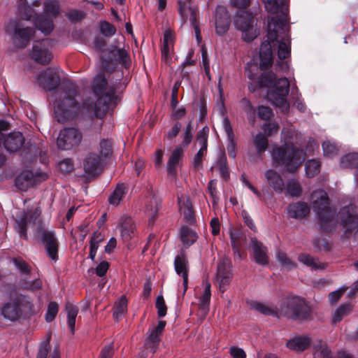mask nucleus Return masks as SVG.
<instances>
[{
  "label": "nucleus",
  "mask_w": 358,
  "mask_h": 358,
  "mask_svg": "<svg viewBox=\"0 0 358 358\" xmlns=\"http://www.w3.org/2000/svg\"><path fill=\"white\" fill-rule=\"evenodd\" d=\"M285 15V13H282ZM277 48L279 59L289 57L291 52V40L289 35V26L285 17L275 15L268 19L266 40L260 47V68L267 69L273 64V49Z\"/></svg>",
  "instance_id": "obj_1"
},
{
  "label": "nucleus",
  "mask_w": 358,
  "mask_h": 358,
  "mask_svg": "<svg viewBox=\"0 0 358 358\" xmlns=\"http://www.w3.org/2000/svg\"><path fill=\"white\" fill-rule=\"evenodd\" d=\"M281 138L284 144L273 149L272 159L275 163L285 166L288 171L293 172L305 159L303 150L294 146L298 142L299 134L293 129L284 128L281 132Z\"/></svg>",
  "instance_id": "obj_2"
},
{
  "label": "nucleus",
  "mask_w": 358,
  "mask_h": 358,
  "mask_svg": "<svg viewBox=\"0 0 358 358\" xmlns=\"http://www.w3.org/2000/svg\"><path fill=\"white\" fill-rule=\"evenodd\" d=\"M92 89L94 97L87 101L83 107L89 112H94L97 117H102L114 101L115 89L108 85L102 74L94 77Z\"/></svg>",
  "instance_id": "obj_3"
},
{
  "label": "nucleus",
  "mask_w": 358,
  "mask_h": 358,
  "mask_svg": "<svg viewBox=\"0 0 358 358\" xmlns=\"http://www.w3.org/2000/svg\"><path fill=\"white\" fill-rule=\"evenodd\" d=\"M276 76L272 72L262 75L261 84L264 86H271L273 84V90L267 94V98L282 112H287L289 104L287 101V95L289 92V83L285 78H280L274 83Z\"/></svg>",
  "instance_id": "obj_4"
},
{
  "label": "nucleus",
  "mask_w": 358,
  "mask_h": 358,
  "mask_svg": "<svg viewBox=\"0 0 358 358\" xmlns=\"http://www.w3.org/2000/svg\"><path fill=\"white\" fill-rule=\"evenodd\" d=\"M76 90L74 87L63 89L56 92L54 101L55 117L59 122L64 123L80 110L75 100Z\"/></svg>",
  "instance_id": "obj_5"
},
{
  "label": "nucleus",
  "mask_w": 358,
  "mask_h": 358,
  "mask_svg": "<svg viewBox=\"0 0 358 358\" xmlns=\"http://www.w3.org/2000/svg\"><path fill=\"white\" fill-rule=\"evenodd\" d=\"M310 204L317 214L321 227L324 230L330 229L334 222V211L329 207L327 193L321 189L314 191L310 196Z\"/></svg>",
  "instance_id": "obj_6"
},
{
  "label": "nucleus",
  "mask_w": 358,
  "mask_h": 358,
  "mask_svg": "<svg viewBox=\"0 0 358 358\" xmlns=\"http://www.w3.org/2000/svg\"><path fill=\"white\" fill-rule=\"evenodd\" d=\"M279 313L294 320H303L310 316L311 309L302 297L289 296L281 303Z\"/></svg>",
  "instance_id": "obj_7"
},
{
  "label": "nucleus",
  "mask_w": 358,
  "mask_h": 358,
  "mask_svg": "<svg viewBox=\"0 0 358 358\" xmlns=\"http://www.w3.org/2000/svg\"><path fill=\"white\" fill-rule=\"evenodd\" d=\"M33 305L22 295L16 294L2 307V315L10 321L18 320L22 314L33 313Z\"/></svg>",
  "instance_id": "obj_8"
},
{
  "label": "nucleus",
  "mask_w": 358,
  "mask_h": 358,
  "mask_svg": "<svg viewBox=\"0 0 358 358\" xmlns=\"http://www.w3.org/2000/svg\"><path fill=\"white\" fill-rule=\"evenodd\" d=\"M59 3L56 0H47L44 2L43 14L34 17L36 27L45 35L49 34L54 28L53 20L59 13Z\"/></svg>",
  "instance_id": "obj_9"
},
{
  "label": "nucleus",
  "mask_w": 358,
  "mask_h": 358,
  "mask_svg": "<svg viewBox=\"0 0 358 358\" xmlns=\"http://www.w3.org/2000/svg\"><path fill=\"white\" fill-rule=\"evenodd\" d=\"M5 31L11 36L12 42L17 48H26L34 38L35 30L29 27H24L16 21H10L5 27Z\"/></svg>",
  "instance_id": "obj_10"
},
{
  "label": "nucleus",
  "mask_w": 358,
  "mask_h": 358,
  "mask_svg": "<svg viewBox=\"0 0 358 358\" xmlns=\"http://www.w3.org/2000/svg\"><path fill=\"white\" fill-rule=\"evenodd\" d=\"M234 25L242 32V38L244 41H251L258 35L255 27V20L251 13L245 10L238 11L234 20Z\"/></svg>",
  "instance_id": "obj_11"
},
{
  "label": "nucleus",
  "mask_w": 358,
  "mask_h": 358,
  "mask_svg": "<svg viewBox=\"0 0 358 358\" xmlns=\"http://www.w3.org/2000/svg\"><path fill=\"white\" fill-rule=\"evenodd\" d=\"M83 136L76 128H65L60 131L57 140V147L69 150L77 148L81 143Z\"/></svg>",
  "instance_id": "obj_12"
},
{
  "label": "nucleus",
  "mask_w": 358,
  "mask_h": 358,
  "mask_svg": "<svg viewBox=\"0 0 358 358\" xmlns=\"http://www.w3.org/2000/svg\"><path fill=\"white\" fill-rule=\"evenodd\" d=\"M233 277L231 265L229 259H222L217 265L215 284L222 292H224L230 285Z\"/></svg>",
  "instance_id": "obj_13"
},
{
  "label": "nucleus",
  "mask_w": 358,
  "mask_h": 358,
  "mask_svg": "<svg viewBox=\"0 0 358 358\" xmlns=\"http://www.w3.org/2000/svg\"><path fill=\"white\" fill-rule=\"evenodd\" d=\"M41 210L36 208L34 210L26 212L16 220L18 233L20 236L27 238V230L28 228H34L36 224H41L39 216Z\"/></svg>",
  "instance_id": "obj_14"
},
{
  "label": "nucleus",
  "mask_w": 358,
  "mask_h": 358,
  "mask_svg": "<svg viewBox=\"0 0 358 358\" xmlns=\"http://www.w3.org/2000/svg\"><path fill=\"white\" fill-rule=\"evenodd\" d=\"M51 48L52 42L49 39L35 41L31 54V58L41 64H48L52 58Z\"/></svg>",
  "instance_id": "obj_15"
},
{
  "label": "nucleus",
  "mask_w": 358,
  "mask_h": 358,
  "mask_svg": "<svg viewBox=\"0 0 358 358\" xmlns=\"http://www.w3.org/2000/svg\"><path fill=\"white\" fill-rule=\"evenodd\" d=\"M48 178L45 173H34L30 171H22L15 179V186L22 191H26L29 187L36 185L38 182Z\"/></svg>",
  "instance_id": "obj_16"
},
{
  "label": "nucleus",
  "mask_w": 358,
  "mask_h": 358,
  "mask_svg": "<svg viewBox=\"0 0 358 358\" xmlns=\"http://www.w3.org/2000/svg\"><path fill=\"white\" fill-rule=\"evenodd\" d=\"M36 82L45 90H54L59 84V73L56 69L48 68L37 76Z\"/></svg>",
  "instance_id": "obj_17"
},
{
  "label": "nucleus",
  "mask_w": 358,
  "mask_h": 358,
  "mask_svg": "<svg viewBox=\"0 0 358 358\" xmlns=\"http://www.w3.org/2000/svg\"><path fill=\"white\" fill-rule=\"evenodd\" d=\"M339 217L347 231H352L358 228V214L356 213L355 206L344 207L339 213Z\"/></svg>",
  "instance_id": "obj_18"
},
{
  "label": "nucleus",
  "mask_w": 358,
  "mask_h": 358,
  "mask_svg": "<svg viewBox=\"0 0 358 358\" xmlns=\"http://www.w3.org/2000/svg\"><path fill=\"white\" fill-rule=\"evenodd\" d=\"M174 268L176 273L182 278L183 290L182 295L184 296L188 287L189 273V263L184 253H181L175 257Z\"/></svg>",
  "instance_id": "obj_19"
},
{
  "label": "nucleus",
  "mask_w": 358,
  "mask_h": 358,
  "mask_svg": "<svg viewBox=\"0 0 358 358\" xmlns=\"http://www.w3.org/2000/svg\"><path fill=\"white\" fill-rule=\"evenodd\" d=\"M178 206L181 215L189 223L194 221V210L192 203L188 194H178Z\"/></svg>",
  "instance_id": "obj_20"
},
{
  "label": "nucleus",
  "mask_w": 358,
  "mask_h": 358,
  "mask_svg": "<svg viewBox=\"0 0 358 358\" xmlns=\"http://www.w3.org/2000/svg\"><path fill=\"white\" fill-rule=\"evenodd\" d=\"M166 326V322L161 320L158 322L157 327H152L148 332V338L146 339L145 346L147 350L155 352L160 341V335L163 332Z\"/></svg>",
  "instance_id": "obj_21"
},
{
  "label": "nucleus",
  "mask_w": 358,
  "mask_h": 358,
  "mask_svg": "<svg viewBox=\"0 0 358 358\" xmlns=\"http://www.w3.org/2000/svg\"><path fill=\"white\" fill-rule=\"evenodd\" d=\"M230 24V17L224 6H217L215 10V29L219 35L224 34Z\"/></svg>",
  "instance_id": "obj_22"
},
{
  "label": "nucleus",
  "mask_w": 358,
  "mask_h": 358,
  "mask_svg": "<svg viewBox=\"0 0 358 358\" xmlns=\"http://www.w3.org/2000/svg\"><path fill=\"white\" fill-rule=\"evenodd\" d=\"M42 241L45 245L48 256L53 260L58 259V242L53 231H44L42 235Z\"/></svg>",
  "instance_id": "obj_23"
},
{
  "label": "nucleus",
  "mask_w": 358,
  "mask_h": 358,
  "mask_svg": "<svg viewBox=\"0 0 358 358\" xmlns=\"http://www.w3.org/2000/svg\"><path fill=\"white\" fill-rule=\"evenodd\" d=\"M311 341L307 335L296 336L287 341L286 347L296 352H302L310 347Z\"/></svg>",
  "instance_id": "obj_24"
},
{
  "label": "nucleus",
  "mask_w": 358,
  "mask_h": 358,
  "mask_svg": "<svg viewBox=\"0 0 358 358\" xmlns=\"http://www.w3.org/2000/svg\"><path fill=\"white\" fill-rule=\"evenodd\" d=\"M160 201V199L153 194H150L145 197V213L148 217L150 223L155 222Z\"/></svg>",
  "instance_id": "obj_25"
},
{
  "label": "nucleus",
  "mask_w": 358,
  "mask_h": 358,
  "mask_svg": "<svg viewBox=\"0 0 358 358\" xmlns=\"http://www.w3.org/2000/svg\"><path fill=\"white\" fill-rule=\"evenodd\" d=\"M173 34L170 30H166L164 34L161 51L162 59L166 64H169L171 62V53L173 48Z\"/></svg>",
  "instance_id": "obj_26"
},
{
  "label": "nucleus",
  "mask_w": 358,
  "mask_h": 358,
  "mask_svg": "<svg viewBox=\"0 0 358 358\" xmlns=\"http://www.w3.org/2000/svg\"><path fill=\"white\" fill-rule=\"evenodd\" d=\"M251 247L253 251L255 261L261 265H266L268 262L267 248L256 238H251Z\"/></svg>",
  "instance_id": "obj_27"
},
{
  "label": "nucleus",
  "mask_w": 358,
  "mask_h": 358,
  "mask_svg": "<svg viewBox=\"0 0 358 358\" xmlns=\"http://www.w3.org/2000/svg\"><path fill=\"white\" fill-rule=\"evenodd\" d=\"M3 138L4 147L9 152L17 151L24 143V138L20 132H13Z\"/></svg>",
  "instance_id": "obj_28"
},
{
  "label": "nucleus",
  "mask_w": 358,
  "mask_h": 358,
  "mask_svg": "<svg viewBox=\"0 0 358 358\" xmlns=\"http://www.w3.org/2000/svg\"><path fill=\"white\" fill-rule=\"evenodd\" d=\"M288 216L294 219H301L310 213V208L305 202H296L287 206Z\"/></svg>",
  "instance_id": "obj_29"
},
{
  "label": "nucleus",
  "mask_w": 358,
  "mask_h": 358,
  "mask_svg": "<svg viewBox=\"0 0 358 358\" xmlns=\"http://www.w3.org/2000/svg\"><path fill=\"white\" fill-rule=\"evenodd\" d=\"M100 164L101 159L99 156L95 153H90L84 160V170L88 174H94L97 172Z\"/></svg>",
  "instance_id": "obj_30"
},
{
  "label": "nucleus",
  "mask_w": 358,
  "mask_h": 358,
  "mask_svg": "<svg viewBox=\"0 0 358 358\" xmlns=\"http://www.w3.org/2000/svg\"><path fill=\"white\" fill-rule=\"evenodd\" d=\"M266 178L272 188L278 192H282L284 187V182L280 176L273 170H268L265 173Z\"/></svg>",
  "instance_id": "obj_31"
},
{
  "label": "nucleus",
  "mask_w": 358,
  "mask_h": 358,
  "mask_svg": "<svg viewBox=\"0 0 358 358\" xmlns=\"http://www.w3.org/2000/svg\"><path fill=\"white\" fill-rule=\"evenodd\" d=\"M182 153L183 150L181 146H178L173 150L167 162V171L171 175H174L176 173L180 160L182 157Z\"/></svg>",
  "instance_id": "obj_32"
},
{
  "label": "nucleus",
  "mask_w": 358,
  "mask_h": 358,
  "mask_svg": "<svg viewBox=\"0 0 358 358\" xmlns=\"http://www.w3.org/2000/svg\"><path fill=\"white\" fill-rule=\"evenodd\" d=\"M202 285L203 287V292L200 297L199 306L206 314L208 311V305L210 301L211 285L208 280H203Z\"/></svg>",
  "instance_id": "obj_33"
},
{
  "label": "nucleus",
  "mask_w": 358,
  "mask_h": 358,
  "mask_svg": "<svg viewBox=\"0 0 358 358\" xmlns=\"http://www.w3.org/2000/svg\"><path fill=\"white\" fill-rule=\"evenodd\" d=\"M298 259L313 270H323L327 267V264L320 262L318 259H315L308 254L300 255Z\"/></svg>",
  "instance_id": "obj_34"
},
{
  "label": "nucleus",
  "mask_w": 358,
  "mask_h": 358,
  "mask_svg": "<svg viewBox=\"0 0 358 358\" xmlns=\"http://www.w3.org/2000/svg\"><path fill=\"white\" fill-rule=\"evenodd\" d=\"M252 144L256 149L257 155L262 159V154L268 148V141L267 137L262 133H258L254 136Z\"/></svg>",
  "instance_id": "obj_35"
},
{
  "label": "nucleus",
  "mask_w": 358,
  "mask_h": 358,
  "mask_svg": "<svg viewBox=\"0 0 358 358\" xmlns=\"http://www.w3.org/2000/svg\"><path fill=\"white\" fill-rule=\"evenodd\" d=\"M250 306L251 309L265 315H278V310L275 308L260 302L252 301L250 303Z\"/></svg>",
  "instance_id": "obj_36"
},
{
  "label": "nucleus",
  "mask_w": 358,
  "mask_h": 358,
  "mask_svg": "<svg viewBox=\"0 0 358 358\" xmlns=\"http://www.w3.org/2000/svg\"><path fill=\"white\" fill-rule=\"evenodd\" d=\"M127 192V188L124 184L117 185L115 189L108 199L109 203L114 206L118 205Z\"/></svg>",
  "instance_id": "obj_37"
},
{
  "label": "nucleus",
  "mask_w": 358,
  "mask_h": 358,
  "mask_svg": "<svg viewBox=\"0 0 358 358\" xmlns=\"http://www.w3.org/2000/svg\"><path fill=\"white\" fill-rule=\"evenodd\" d=\"M135 224L132 219L126 217L121 224V235L123 238H130L135 230Z\"/></svg>",
  "instance_id": "obj_38"
},
{
  "label": "nucleus",
  "mask_w": 358,
  "mask_h": 358,
  "mask_svg": "<svg viewBox=\"0 0 358 358\" xmlns=\"http://www.w3.org/2000/svg\"><path fill=\"white\" fill-rule=\"evenodd\" d=\"M313 348L315 357L320 358H331V352L325 342L321 340L317 341V343L314 344Z\"/></svg>",
  "instance_id": "obj_39"
},
{
  "label": "nucleus",
  "mask_w": 358,
  "mask_h": 358,
  "mask_svg": "<svg viewBox=\"0 0 358 358\" xmlns=\"http://www.w3.org/2000/svg\"><path fill=\"white\" fill-rule=\"evenodd\" d=\"M180 238L183 244L189 246L197 239L196 233L187 227H182L180 231Z\"/></svg>",
  "instance_id": "obj_40"
},
{
  "label": "nucleus",
  "mask_w": 358,
  "mask_h": 358,
  "mask_svg": "<svg viewBox=\"0 0 358 358\" xmlns=\"http://www.w3.org/2000/svg\"><path fill=\"white\" fill-rule=\"evenodd\" d=\"M66 310L67 313V322L69 327L70 328L72 333L74 332L76 318L78 315V308L74 305L68 303L66 305Z\"/></svg>",
  "instance_id": "obj_41"
},
{
  "label": "nucleus",
  "mask_w": 358,
  "mask_h": 358,
  "mask_svg": "<svg viewBox=\"0 0 358 358\" xmlns=\"http://www.w3.org/2000/svg\"><path fill=\"white\" fill-rule=\"evenodd\" d=\"M127 310V300L125 296H122L115 303L113 311V317L116 320L122 317Z\"/></svg>",
  "instance_id": "obj_42"
},
{
  "label": "nucleus",
  "mask_w": 358,
  "mask_h": 358,
  "mask_svg": "<svg viewBox=\"0 0 358 358\" xmlns=\"http://www.w3.org/2000/svg\"><path fill=\"white\" fill-rule=\"evenodd\" d=\"M351 311V306L349 303H345L340 306L334 312L332 321L334 323L341 322L343 318L348 315Z\"/></svg>",
  "instance_id": "obj_43"
},
{
  "label": "nucleus",
  "mask_w": 358,
  "mask_h": 358,
  "mask_svg": "<svg viewBox=\"0 0 358 358\" xmlns=\"http://www.w3.org/2000/svg\"><path fill=\"white\" fill-rule=\"evenodd\" d=\"M341 165L343 168H355L358 166V154L350 153L343 156L341 159Z\"/></svg>",
  "instance_id": "obj_44"
},
{
  "label": "nucleus",
  "mask_w": 358,
  "mask_h": 358,
  "mask_svg": "<svg viewBox=\"0 0 358 358\" xmlns=\"http://www.w3.org/2000/svg\"><path fill=\"white\" fill-rule=\"evenodd\" d=\"M286 190L287 193L291 196H300L302 192L301 185L294 179L287 182Z\"/></svg>",
  "instance_id": "obj_45"
},
{
  "label": "nucleus",
  "mask_w": 358,
  "mask_h": 358,
  "mask_svg": "<svg viewBox=\"0 0 358 358\" xmlns=\"http://www.w3.org/2000/svg\"><path fill=\"white\" fill-rule=\"evenodd\" d=\"M241 108L246 113L249 120L252 122L255 118V108L252 105L250 101L247 98H243L240 101Z\"/></svg>",
  "instance_id": "obj_46"
},
{
  "label": "nucleus",
  "mask_w": 358,
  "mask_h": 358,
  "mask_svg": "<svg viewBox=\"0 0 358 358\" xmlns=\"http://www.w3.org/2000/svg\"><path fill=\"white\" fill-rule=\"evenodd\" d=\"M320 171V162L316 159L309 160L306 164V173L308 177H313Z\"/></svg>",
  "instance_id": "obj_47"
},
{
  "label": "nucleus",
  "mask_w": 358,
  "mask_h": 358,
  "mask_svg": "<svg viewBox=\"0 0 358 358\" xmlns=\"http://www.w3.org/2000/svg\"><path fill=\"white\" fill-rule=\"evenodd\" d=\"M322 149L324 155L327 157H332L338 152V147L329 140L323 142Z\"/></svg>",
  "instance_id": "obj_48"
},
{
  "label": "nucleus",
  "mask_w": 358,
  "mask_h": 358,
  "mask_svg": "<svg viewBox=\"0 0 358 358\" xmlns=\"http://www.w3.org/2000/svg\"><path fill=\"white\" fill-rule=\"evenodd\" d=\"M209 129L207 127H204L197 134L196 142L199 144L200 149L202 150H207L208 137Z\"/></svg>",
  "instance_id": "obj_49"
},
{
  "label": "nucleus",
  "mask_w": 358,
  "mask_h": 358,
  "mask_svg": "<svg viewBox=\"0 0 358 358\" xmlns=\"http://www.w3.org/2000/svg\"><path fill=\"white\" fill-rule=\"evenodd\" d=\"M51 340V334H48L46 338L43 341L39 347L37 358H47L48 353V346Z\"/></svg>",
  "instance_id": "obj_50"
},
{
  "label": "nucleus",
  "mask_w": 358,
  "mask_h": 358,
  "mask_svg": "<svg viewBox=\"0 0 358 358\" xmlns=\"http://www.w3.org/2000/svg\"><path fill=\"white\" fill-rule=\"evenodd\" d=\"M277 259L281 265L287 268H292L295 266L294 263L285 253L278 251L276 254Z\"/></svg>",
  "instance_id": "obj_51"
},
{
  "label": "nucleus",
  "mask_w": 358,
  "mask_h": 358,
  "mask_svg": "<svg viewBox=\"0 0 358 358\" xmlns=\"http://www.w3.org/2000/svg\"><path fill=\"white\" fill-rule=\"evenodd\" d=\"M58 313V304L56 302H50L48 304V310L45 314V320L48 322H52Z\"/></svg>",
  "instance_id": "obj_52"
},
{
  "label": "nucleus",
  "mask_w": 358,
  "mask_h": 358,
  "mask_svg": "<svg viewBox=\"0 0 358 358\" xmlns=\"http://www.w3.org/2000/svg\"><path fill=\"white\" fill-rule=\"evenodd\" d=\"M262 129L264 131L266 136L268 137L278 133L279 125L276 122H268L262 125Z\"/></svg>",
  "instance_id": "obj_53"
},
{
  "label": "nucleus",
  "mask_w": 358,
  "mask_h": 358,
  "mask_svg": "<svg viewBox=\"0 0 358 358\" xmlns=\"http://www.w3.org/2000/svg\"><path fill=\"white\" fill-rule=\"evenodd\" d=\"M58 169L62 173H69L73 170V163L71 159H64L59 162Z\"/></svg>",
  "instance_id": "obj_54"
},
{
  "label": "nucleus",
  "mask_w": 358,
  "mask_h": 358,
  "mask_svg": "<svg viewBox=\"0 0 358 358\" xmlns=\"http://www.w3.org/2000/svg\"><path fill=\"white\" fill-rule=\"evenodd\" d=\"M156 308L159 317H162L166 315L167 308L165 304L164 297L162 295L158 296L156 299Z\"/></svg>",
  "instance_id": "obj_55"
},
{
  "label": "nucleus",
  "mask_w": 358,
  "mask_h": 358,
  "mask_svg": "<svg viewBox=\"0 0 358 358\" xmlns=\"http://www.w3.org/2000/svg\"><path fill=\"white\" fill-rule=\"evenodd\" d=\"M266 10L271 14H277L280 9V5L277 0H264Z\"/></svg>",
  "instance_id": "obj_56"
},
{
  "label": "nucleus",
  "mask_w": 358,
  "mask_h": 358,
  "mask_svg": "<svg viewBox=\"0 0 358 358\" xmlns=\"http://www.w3.org/2000/svg\"><path fill=\"white\" fill-rule=\"evenodd\" d=\"M21 285L24 289L34 291L41 288L42 282L39 279L32 281L24 280L21 283Z\"/></svg>",
  "instance_id": "obj_57"
},
{
  "label": "nucleus",
  "mask_w": 358,
  "mask_h": 358,
  "mask_svg": "<svg viewBox=\"0 0 358 358\" xmlns=\"http://www.w3.org/2000/svg\"><path fill=\"white\" fill-rule=\"evenodd\" d=\"M218 167L222 177L227 180L229 177V169L225 156H223L218 162Z\"/></svg>",
  "instance_id": "obj_58"
},
{
  "label": "nucleus",
  "mask_w": 358,
  "mask_h": 358,
  "mask_svg": "<svg viewBox=\"0 0 358 358\" xmlns=\"http://www.w3.org/2000/svg\"><path fill=\"white\" fill-rule=\"evenodd\" d=\"M100 28L101 33L106 36H112L115 34V27L108 22H103Z\"/></svg>",
  "instance_id": "obj_59"
},
{
  "label": "nucleus",
  "mask_w": 358,
  "mask_h": 358,
  "mask_svg": "<svg viewBox=\"0 0 358 358\" xmlns=\"http://www.w3.org/2000/svg\"><path fill=\"white\" fill-rule=\"evenodd\" d=\"M258 116L262 120H268L273 115L272 110L267 106H259L258 107Z\"/></svg>",
  "instance_id": "obj_60"
},
{
  "label": "nucleus",
  "mask_w": 358,
  "mask_h": 358,
  "mask_svg": "<svg viewBox=\"0 0 358 358\" xmlns=\"http://www.w3.org/2000/svg\"><path fill=\"white\" fill-rule=\"evenodd\" d=\"M346 289V287H341L336 291L331 292L329 295V299L330 303H336L340 299L343 293L345 292Z\"/></svg>",
  "instance_id": "obj_61"
},
{
  "label": "nucleus",
  "mask_w": 358,
  "mask_h": 358,
  "mask_svg": "<svg viewBox=\"0 0 358 358\" xmlns=\"http://www.w3.org/2000/svg\"><path fill=\"white\" fill-rule=\"evenodd\" d=\"M109 268V263L106 261L101 262L95 268V273L96 274L99 276L102 277L105 275L107 271Z\"/></svg>",
  "instance_id": "obj_62"
},
{
  "label": "nucleus",
  "mask_w": 358,
  "mask_h": 358,
  "mask_svg": "<svg viewBox=\"0 0 358 358\" xmlns=\"http://www.w3.org/2000/svg\"><path fill=\"white\" fill-rule=\"evenodd\" d=\"M229 353L233 358H245L246 354L243 349L232 346L229 349Z\"/></svg>",
  "instance_id": "obj_63"
},
{
  "label": "nucleus",
  "mask_w": 358,
  "mask_h": 358,
  "mask_svg": "<svg viewBox=\"0 0 358 358\" xmlns=\"http://www.w3.org/2000/svg\"><path fill=\"white\" fill-rule=\"evenodd\" d=\"M101 152L103 156H108L111 152V143L108 140H102L100 142Z\"/></svg>",
  "instance_id": "obj_64"
}]
</instances>
